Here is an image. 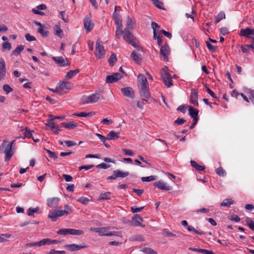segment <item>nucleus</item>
<instances>
[{
  "label": "nucleus",
  "instance_id": "f257e3e1",
  "mask_svg": "<svg viewBox=\"0 0 254 254\" xmlns=\"http://www.w3.org/2000/svg\"><path fill=\"white\" fill-rule=\"evenodd\" d=\"M15 142L14 140L10 142H8V140L6 139L2 141L0 146V153L4 154L5 161L10 160L14 155L15 149L12 146L15 144Z\"/></svg>",
  "mask_w": 254,
  "mask_h": 254
},
{
  "label": "nucleus",
  "instance_id": "f03ea898",
  "mask_svg": "<svg viewBox=\"0 0 254 254\" xmlns=\"http://www.w3.org/2000/svg\"><path fill=\"white\" fill-rule=\"evenodd\" d=\"M103 97L99 92H95L89 96H83L81 99L82 104H92L97 102Z\"/></svg>",
  "mask_w": 254,
  "mask_h": 254
},
{
  "label": "nucleus",
  "instance_id": "7ed1b4c3",
  "mask_svg": "<svg viewBox=\"0 0 254 254\" xmlns=\"http://www.w3.org/2000/svg\"><path fill=\"white\" fill-rule=\"evenodd\" d=\"M71 87V85L68 81H63L58 83L57 86L55 88V91H57L60 95H63L67 93Z\"/></svg>",
  "mask_w": 254,
  "mask_h": 254
},
{
  "label": "nucleus",
  "instance_id": "20e7f679",
  "mask_svg": "<svg viewBox=\"0 0 254 254\" xmlns=\"http://www.w3.org/2000/svg\"><path fill=\"white\" fill-rule=\"evenodd\" d=\"M161 76L164 84L168 87L173 85V81L170 74L168 72V68L165 66L162 69Z\"/></svg>",
  "mask_w": 254,
  "mask_h": 254
},
{
  "label": "nucleus",
  "instance_id": "39448f33",
  "mask_svg": "<svg viewBox=\"0 0 254 254\" xmlns=\"http://www.w3.org/2000/svg\"><path fill=\"white\" fill-rule=\"evenodd\" d=\"M124 32L125 33L123 36L124 40L129 44L131 45L133 47L137 48L138 51L140 48L137 46L134 42L135 38L133 34L129 31V30H127V28H125L124 29Z\"/></svg>",
  "mask_w": 254,
  "mask_h": 254
},
{
  "label": "nucleus",
  "instance_id": "423d86ee",
  "mask_svg": "<svg viewBox=\"0 0 254 254\" xmlns=\"http://www.w3.org/2000/svg\"><path fill=\"white\" fill-rule=\"evenodd\" d=\"M95 56L97 59L103 58L105 55V51L104 46L101 44V41L98 39L96 43Z\"/></svg>",
  "mask_w": 254,
  "mask_h": 254
},
{
  "label": "nucleus",
  "instance_id": "0eeeda50",
  "mask_svg": "<svg viewBox=\"0 0 254 254\" xmlns=\"http://www.w3.org/2000/svg\"><path fill=\"white\" fill-rule=\"evenodd\" d=\"M57 234L61 235H81L84 234V231L81 230L74 229H61L57 232Z\"/></svg>",
  "mask_w": 254,
  "mask_h": 254
},
{
  "label": "nucleus",
  "instance_id": "6e6552de",
  "mask_svg": "<svg viewBox=\"0 0 254 254\" xmlns=\"http://www.w3.org/2000/svg\"><path fill=\"white\" fill-rule=\"evenodd\" d=\"M140 90V95L144 101H147L150 97L149 86L138 87Z\"/></svg>",
  "mask_w": 254,
  "mask_h": 254
},
{
  "label": "nucleus",
  "instance_id": "1a4fd4ad",
  "mask_svg": "<svg viewBox=\"0 0 254 254\" xmlns=\"http://www.w3.org/2000/svg\"><path fill=\"white\" fill-rule=\"evenodd\" d=\"M65 248H66L70 252H74L80 250L82 249L86 248L88 247V246L85 244H82L80 245L76 244H70L66 245L64 246Z\"/></svg>",
  "mask_w": 254,
  "mask_h": 254
},
{
  "label": "nucleus",
  "instance_id": "9d476101",
  "mask_svg": "<svg viewBox=\"0 0 254 254\" xmlns=\"http://www.w3.org/2000/svg\"><path fill=\"white\" fill-rule=\"evenodd\" d=\"M170 54V48L168 45L166 43L160 48V55L163 57L165 61H168V56Z\"/></svg>",
  "mask_w": 254,
  "mask_h": 254
},
{
  "label": "nucleus",
  "instance_id": "9b49d317",
  "mask_svg": "<svg viewBox=\"0 0 254 254\" xmlns=\"http://www.w3.org/2000/svg\"><path fill=\"white\" fill-rule=\"evenodd\" d=\"M122 77V75L118 73H114L112 75H108L106 77V82L107 83H112L118 81Z\"/></svg>",
  "mask_w": 254,
  "mask_h": 254
},
{
  "label": "nucleus",
  "instance_id": "f8f14e48",
  "mask_svg": "<svg viewBox=\"0 0 254 254\" xmlns=\"http://www.w3.org/2000/svg\"><path fill=\"white\" fill-rule=\"evenodd\" d=\"M109 227H102V228H91V231L95 232L100 236H109V233L110 231H109Z\"/></svg>",
  "mask_w": 254,
  "mask_h": 254
},
{
  "label": "nucleus",
  "instance_id": "ddd939ff",
  "mask_svg": "<svg viewBox=\"0 0 254 254\" xmlns=\"http://www.w3.org/2000/svg\"><path fill=\"white\" fill-rule=\"evenodd\" d=\"M52 59L60 66H67L70 64L69 62L65 60L63 57H53Z\"/></svg>",
  "mask_w": 254,
  "mask_h": 254
},
{
  "label": "nucleus",
  "instance_id": "4468645a",
  "mask_svg": "<svg viewBox=\"0 0 254 254\" xmlns=\"http://www.w3.org/2000/svg\"><path fill=\"white\" fill-rule=\"evenodd\" d=\"M198 98V91L195 89H192L191 90V94L190 96V102L196 106H198V103L197 102Z\"/></svg>",
  "mask_w": 254,
  "mask_h": 254
},
{
  "label": "nucleus",
  "instance_id": "2eb2a0df",
  "mask_svg": "<svg viewBox=\"0 0 254 254\" xmlns=\"http://www.w3.org/2000/svg\"><path fill=\"white\" fill-rule=\"evenodd\" d=\"M154 186L156 188L164 190H170L172 189V187L167 185L165 183L161 180L155 182Z\"/></svg>",
  "mask_w": 254,
  "mask_h": 254
},
{
  "label": "nucleus",
  "instance_id": "dca6fc26",
  "mask_svg": "<svg viewBox=\"0 0 254 254\" xmlns=\"http://www.w3.org/2000/svg\"><path fill=\"white\" fill-rule=\"evenodd\" d=\"M121 92L122 94L126 97L134 98V93L132 88L130 87H124L121 89Z\"/></svg>",
  "mask_w": 254,
  "mask_h": 254
},
{
  "label": "nucleus",
  "instance_id": "f3484780",
  "mask_svg": "<svg viewBox=\"0 0 254 254\" xmlns=\"http://www.w3.org/2000/svg\"><path fill=\"white\" fill-rule=\"evenodd\" d=\"M143 219L139 216V215H135L132 218V222L131 225L134 226H141L142 227H145V225L142 224Z\"/></svg>",
  "mask_w": 254,
  "mask_h": 254
},
{
  "label": "nucleus",
  "instance_id": "a211bd4d",
  "mask_svg": "<svg viewBox=\"0 0 254 254\" xmlns=\"http://www.w3.org/2000/svg\"><path fill=\"white\" fill-rule=\"evenodd\" d=\"M6 74L5 62L3 59H0V80H4Z\"/></svg>",
  "mask_w": 254,
  "mask_h": 254
},
{
  "label": "nucleus",
  "instance_id": "6ab92c4d",
  "mask_svg": "<svg viewBox=\"0 0 254 254\" xmlns=\"http://www.w3.org/2000/svg\"><path fill=\"white\" fill-rule=\"evenodd\" d=\"M60 201L59 197L50 198L47 200V204L50 207L55 208L58 205Z\"/></svg>",
  "mask_w": 254,
  "mask_h": 254
},
{
  "label": "nucleus",
  "instance_id": "aec40b11",
  "mask_svg": "<svg viewBox=\"0 0 254 254\" xmlns=\"http://www.w3.org/2000/svg\"><path fill=\"white\" fill-rule=\"evenodd\" d=\"M84 26L86 31L88 32L93 29L94 24L89 17H85L84 19Z\"/></svg>",
  "mask_w": 254,
  "mask_h": 254
},
{
  "label": "nucleus",
  "instance_id": "412c9836",
  "mask_svg": "<svg viewBox=\"0 0 254 254\" xmlns=\"http://www.w3.org/2000/svg\"><path fill=\"white\" fill-rule=\"evenodd\" d=\"M137 80L138 87L149 86L146 78L142 74L138 75Z\"/></svg>",
  "mask_w": 254,
  "mask_h": 254
},
{
  "label": "nucleus",
  "instance_id": "4be33fe9",
  "mask_svg": "<svg viewBox=\"0 0 254 254\" xmlns=\"http://www.w3.org/2000/svg\"><path fill=\"white\" fill-rule=\"evenodd\" d=\"M251 35H254V29L246 28L242 29L240 31V35L247 38H250Z\"/></svg>",
  "mask_w": 254,
  "mask_h": 254
},
{
  "label": "nucleus",
  "instance_id": "5701e85b",
  "mask_svg": "<svg viewBox=\"0 0 254 254\" xmlns=\"http://www.w3.org/2000/svg\"><path fill=\"white\" fill-rule=\"evenodd\" d=\"M189 115L193 119L194 121H198V110L196 109H194L191 106L189 107Z\"/></svg>",
  "mask_w": 254,
  "mask_h": 254
},
{
  "label": "nucleus",
  "instance_id": "b1692460",
  "mask_svg": "<svg viewBox=\"0 0 254 254\" xmlns=\"http://www.w3.org/2000/svg\"><path fill=\"white\" fill-rule=\"evenodd\" d=\"M134 24V21L129 16H127V18L126 27L125 28H127V30H132L133 28Z\"/></svg>",
  "mask_w": 254,
  "mask_h": 254
},
{
  "label": "nucleus",
  "instance_id": "393cba45",
  "mask_svg": "<svg viewBox=\"0 0 254 254\" xmlns=\"http://www.w3.org/2000/svg\"><path fill=\"white\" fill-rule=\"evenodd\" d=\"M119 132H115L113 130H112L107 134V139L113 140L118 138L119 137Z\"/></svg>",
  "mask_w": 254,
  "mask_h": 254
},
{
  "label": "nucleus",
  "instance_id": "a878e982",
  "mask_svg": "<svg viewBox=\"0 0 254 254\" xmlns=\"http://www.w3.org/2000/svg\"><path fill=\"white\" fill-rule=\"evenodd\" d=\"M52 221H56L58 218L60 217L56 212V210H50L48 215Z\"/></svg>",
  "mask_w": 254,
  "mask_h": 254
},
{
  "label": "nucleus",
  "instance_id": "bb28decb",
  "mask_svg": "<svg viewBox=\"0 0 254 254\" xmlns=\"http://www.w3.org/2000/svg\"><path fill=\"white\" fill-rule=\"evenodd\" d=\"M61 125L65 128L72 129L77 127V124L73 122H69L68 123H63Z\"/></svg>",
  "mask_w": 254,
  "mask_h": 254
},
{
  "label": "nucleus",
  "instance_id": "cd10ccee",
  "mask_svg": "<svg viewBox=\"0 0 254 254\" xmlns=\"http://www.w3.org/2000/svg\"><path fill=\"white\" fill-rule=\"evenodd\" d=\"M79 71L80 70L78 69L69 70L66 74L65 77L67 79H69L71 78L72 77H73L74 76H75V75H76L78 73H79Z\"/></svg>",
  "mask_w": 254,
  "mask_h": 254
},
{
  "label": "nucleus",
  "instance_id": "c85d7f7f",
  "mask_svg": "<svg viewBox=\"0 0 254 254\" xmlns=\"http://www.w3.org/2000/svg\"><path fill=\"white\" fill-rule=\"evenodd\" d=\"M54 30L55 31V34L59 37H62L61 34L63 33V30L61 28L60 24L59 23L56 24L54 27Z\"/></svg>",
  "mask_w": 254,
  "mask_h": 254
},
{
  "label": "nucleus",
  "instance_id": "c756f323",
  "mask_svg": "<svg viewBox=\"0 0 254 254\" xmlns=\"http://www.w3.org/2000/svg\"><path fill=\"white\" fill-rule=\"evenodd\" d=\"M234 203V201L231 198H226L221 203V206L224 207H229Z\"/></svg>",
  "mask_w": 254,
  "mask_h": 254
},
{
  "label": "nucleus",
  "instance_id": "7c9ffc66",
  "mask_svg": "<svg viewBox=\"0 0 254 254\" xmlns=\"http://www.w3.org/2000/svg\"><path fill=\"white\" fill-rule=\"evenodd\" d=\"M111 192H105L101 193L99 196V199L100 200H108L111 199Z\"/></svg>",
  "mask_w": 254,
  "mask_h": 254
},
{
  "label": "nucleus",
  "instance_id": "2f4dec72",
  "mask_svg": "<svg viewBox=\"0 0 254 254\" xmlns=\"http://www.w3.org/2000/svg\"><path fill=\"white\" fill-rule=\"evenodd\" d=\"M152 2L153 4L156 6L157 8L165 10V8L163 6V2L159 1V0H150Z\"/></svg>",
  "mask_w": 254,
  "mask_h": 254
},
{
  "label": "nucleus",
  "instance_id": "473e14b6",
  "mask_svg": "<svg viewBox=\"0 0 254 254\" xmlns=\"http://www.w3.org/2000/svg\"><path fill=\"white\" fill-rule=\"evenodd\" d=\"M191 165L194 167L197 171H203L205 169V167L204 166H200L197 164V163L194 161H190Z\"/></svg>",
  "mask_w": 254,
  "mask_h": 254
},
{
  "label": "nucleus",
  "instance_id": "72a5a7b5",
  "mask_svg": "<svg viewBox=\"0 0 254 254\" xmlns=\"http://www.w3.org/2000/svg\"><path fill=\"white\" fill-rule=\"evenodd\" d=\"M24 47L23 45L18 46L12 52V55L14 56H18L24 50Z\"/></svg>",
  "mask_w": 254,
  "mask_h": 254
},
{
  "label": "nucleus",
  "instance_id": "f704fd0d",
  "mask_svg": "<svg viewBox=\"0 0 254 254\" xmlns=\"http://www.w3.org/2000/svg\"><path fill=\"white\" fill-rule=\"evenodd\" d=\"M225 18V14L223 11L220 12L218 15L216 16L215 19V23H217L220 22L223 19Z\"/></svg>",
  "mask_w": 254,
  "mask_h": 254
},
{
  "label": "nucleus",
  "instance_id": "c9c22d12",
  "mask_svg": "<svg viewBox=\"0 0 254 254\" xmlns=\"http://www.w3.org/2000/svg\"><path fill=\"white\" fill-rule=\"evenodd\" d=\"M130 57L136 63H139L141 62V59L139 57V56L135 53V51H133L131 53Z\"/></svg>",
  "mask_w": 254,
  "mask_h": 254
},
{
  "label": "nucleus",
  "instance_id": "e433bc0d",
  "mask_svg": "<svg viewBox=\"0 0 254 254\" xmlns=\"http://www.w3.org/2000/svg\"><path fill=\"white\" fill-rule=\"evenodd\" d=\"M63 211H64L65 215H67L72 212L73 208L69 205L66 204L64 206V210Z\"/></svg>",
  "mask_w": 254,
  "mask_h": 254
},
{
  "label": "nucleus",
  "instance_id": "4c0bfd02",
  "mask_svg": "<svg viewBox=\"0 0 254 254\" xmlns=\"http://www.w3.org/2000/svg\"><path fill=\"white\" fill-rule=\"evenodd\" d=\"M246 222L249 227L253 231L254 230V221L249 217H247L246 219Z\"/></svg>",
  "mask_w": 254,
  "mask_h": 254
},
{
  "label": "nucleus",
  "instance_id": "58836bf2",
  "mask_svg": "<svg viewBox=\"0 0 254 254\" xmlns=\"http://www.w3.org/2000/svg\"><path fill=\"white\" fill-rule=\"evenodd\" d=\"M39 247L50 245V239L45 238L38 242Z\"/></svg>",
  "mask_w": 254,
  "mask_h": 254
},
{
  "label": "nucleus",
  "instance_id": "ea45409f",
  "mask_svg": "<svg viewBox=\"0 0 254 254\" xmlns=\"http://www.w3.org/2000/svg\"><path fill=\"white\" fill-rule=\"evenodd\" d=\"M141 252L146 254H156L157 253L150 248H144L140 250Z\"/></svg>",
  "mask_w": 254,
  "mask_h": 254
},
{
  "label": "nucleus",
  "instance_id": "a19ab883",
  "mask_svg": "<svg viewBox=\"0 0 254 254\" xmlns=\"http://www.w3.org/2000/svg\"><path fill=\"white\" fill-rule=\"evenodd\" d=\"M39 208L38 207L35 208H29L27 210V215L28 216H32L34 213H40L41 212L39 211Z\"/></svg>",
  "mask_w": 254,
  "mask_h": 254
},
{
  "label": "nucleus",
  "instance_id": "79ce46f5",
  "mask_svg": "<svg viewBox=\"0 0 254 254\" xmlns=\"http://www.w3.org/2000/svg\"><path fill=\"white\" fill-rule=\"evenodd\" d=\"M117 61L116 56L114 54H112L108 60V62L110 66H113L115 63Z\"/></svg>",
  "mask_w": 254,
  "mask_h": 254
},
{
  "label": "nucleus",
  "instance_id": "37998d69",
  "mask_svg": "<svg viewBox=\"0 0 254 254\" xmlns=\"http://www.w3.org/2000/svg\"><path fill=\"white\" fill-rule=\"evenodd\" d=\"M129 241L142 242V241H144V240L143 238H142V237L141 236L136 235V236H133L130 237L129 238Z\"/></svg>",
  "mask_w": 254,
  "mask_h": 254
},
{
  "label": "nucleus",
  "instance_id": "c03bdc74",
  "mask_svg": "<svg viewBox=\"0 0 254 254\" xmlns=\"http://www.w3.org/2000/svg\"><path fill=\"white\" fill-rule=\"evenodd\" d=\"M117 173V175L119 176V178H125L129 175V173L128 172H124L120 170H116Z\"/></svg>",
  "mask_w": 254,
  "mask_h": 254
},
{
  "label": "nucleus",
  "instance_id": "a18cd8bd",
  "mask_svg": "<svg viewBox=\"0 0 254 254\" xmlns=\"http://www.w3.org/2000/svg\"><path fill=\"white\" fill-rule=\"evenodd\" d=\"M156 180V177L154 176H150L149 177H143L141 178L142 182H151Z\"/></svg>",
  "mask_w": 254,
  "mask_h": 254
},
{
  "label": "nucleus",
  "instance_id": "49530a36",
  "mask_svg": "<svg viewBox=\"0 0 254 254\" xmlns=\"http://www.w3.org/2000/svg\"><path fill=\"white\" fill-rule=\"evenodd\" d=\"M188 230L189 231H192L194 232L195 233L198 234V235H203L204 234V233L203 231H199L197 230H196L194 227L190 225L188 226Z\"/></svg>",
  "mask_w": 254,
  "mask_h": 254
},
{
  "label": "nucleus",
  "instance_id": "de8ad7c7",
  "mask_svg": "<svg viewBox=\"0 0 254 254\" xmlns=\"http://www.w3.org/2000/svg\"><path fill=\"white\" fill-rule=\"evenodd\" d=\"M34 132L33 130H31L28 129L27 127H25L24 129V135L25 137L28 138L32 137V133Z\"/></svg>",
  "mask_w": 254,
  "mask_h": 254
},
{
  "label": "nucleus",
  "instance_id": "09e8293b",
  "mask_svg": "<svg viewBox=\"0 0 254 254\" xmlns=\"http://www.w3.org/2000/svg\"><path fill=\"white\" fill-rule=\"evenodd\" d=\"M77 201L82 204L86 205L89 202L90 200L87 197H81Z\"/></svg>",
  "mask_w": 254,
  "mask_h": 254
},
{
  "label": "nucleus",
  "instance_id": "8fccbe9b",
  "mask_svg": "<svg viewBox=\"0 0 254 254\" xmlns=\"http://www.w3.org/2000/svg\"><path fill=\"white\" fill-rule=\"evenodd\" d=\"M206 46H207V48L208 49V50L210 51L213 52L216 50L217 48V46L212 45L211 44H210L208 41L206 42Z\"/></svg>",
  "mask_w": 254,
  "mask_h": 254
},
{
  "label": "nucleus",
  "instance_id": "3c124183",
  "mask_svg": "<svg viewBox=\"0 0 254 254\" xmlns=\"http://www.w3.org/2000/svg\"><path fill=\"white\" fill-rule=\"evenodd\" d=\"M124 33V32L122 30V28H116L115 36L117 39H120Z\"/></svg>",
  "mask_w": 254,
  "mask_h": 254
},
{
  "label": "nucleus",
  "instance_id": "603ef678",
  "mask_svg": "<svg viewBox=\"0 0 254 254\" xmlns=\"http://www.w3.org/2000/svg\"><path fill=\"white\" fill-rule=\"evenodd\" d=\"M216 172L220 176L224 177L226 175V172L222 167L218 168L216 170Z\"/></svg>",
  "mask_w": 254,
  "mask_h": 254
},
{
  "label": "nucleus",
  "instance_id": "864d4df0",
  "mask_svg": "<svg viewBox=\"0 0 254 254\" xmlns=\"http://www.w3.org/2000/svg\"><path fill=\"white\" fill-rule=\"evenodd\" d=\"M158 33L159 34L163 33L166 37H167L169 39H171L172 38V34L169 32L166 31L164 30H158Z\"/></svg>",
  "mask_w": 254,
  "mask_h": 254
},
{
  "label": "nucleus",
  "instance_id": "5fc2aeb1",
  "mask_svg": "<svg viewBox=\"0 0 254 254\" xmlns=\"http://www.w3.org/2000/svg\"><path fill=\"white\" fill-rule=\"evenodd\" d=\"M11 235L8 234H2L0 236V243L6 241L7 239L10 238Z\"/></svg>",
  "mask_w": 254,
  "mask_h": 254
},
{
  "label": "nucleus",
  "instance_id": "6e6d98bb",
  "mask_svg": "<svg viewBox=\"0 0 254 254\" xmlns=\"http://www.w3.org/2000/svg\"><path fill=\"white\" fill-rule=\"evenodd\" d=\"M46 151L48 153L49 156L50 158H52L54 159H56L58 158V156L56 153L51 151L49 149H45Z\"/></svg>",
  "mask_w": 254,
  "mask_h": 254
},
{
  "label": "nucleus",
  "instance_id": "4d7b16f0",
  "mask_svg": "<svg viewBox=\"0 0 254 254\" xmlns=\"http://www.w3.org/2000/svg\"><path fill=\"white\" fill-rule=\"evenodd\" d=\"M48 254H65V252L64 251H56L54 249L51 250L47 253Z\"/></svg>",
  "mask_w": 254,
  "mask_h": 254
},
{
  "label": "nucleus",
  "instance_id": "13d9d810",
  "mask_svg": "<svg viewBox=\"0 0 254 254\" xmlns=\"http://www.w3.org/2000/svg\"><path fill=\"white\" fill-rule=\"evenodd\" d=\"M3 90L7 93H9L13 91V89L8 84H4L3 85Z\"/></svg>",
  "mask_w": 254,
  "mask_h": 254
},
{
  "label": "nucleus",
  "instance_id": "bf43d9fd",
  "mask_svg": "<svg viewBox=\"0 0 254 254\" xmlns=\"http://www.w3.org/2000/svg\"><path fill=\"white\" fill-rule=\"evenodd\" d=\"M118 7L120 8V7H118L117 6H115V11L113 13V18L115 20H117L118 19H121L120 14L119 13L117 12V9Z\"/></svg>",
  "mask_w": 254,
  "mask_h": 254
},
{
  "label": "nucleus",
  "instance_id": "052dcab7",
  "mask_svg": "<svg viewBox=\"0 0 254 254\" xmlns=\"http://www.w3.org/2000/svg\"><path fill=\"white\" fill-rule=\"evenodd\" d=\"M37 30L38 32L40 33L43 37H46L48 36V32L42 28H39Z\"/></svg>",
  "mask_w": 254,
  "mask_h": 254
},
{
  "label": "nucleus",
  "instance_id": "680f3d73",
  "mask_svg": "<svg viewBox=\"0 0 254 254\" xmlns=\"http://www.w3.org/2000/svg\"><path fill=\"white\" fill-rule=\"evenodd\" d=\"M122 151L126 155L129 156H133L134 153L132 152L131 150L127 149H122Z\"/></svg>",
  "mask_w": 254,
  "mask_h": 254
},
{
  "label": "nucleus",
  "instance_id": "e2e57ef3",
  "mask_svg": "<svg viewBox=\"0 0 254 254\" xmlns=\"http://www.w3.org/2000/svg\"><path fill=\"white\" fill-rule=\"evenodd\" d=\"M2 48L3 49H7L8 50H10L11 48V44L8 42H5L3 43Z\"/></svg>",
  "mask_w": 254,
  "mask_h": 254
},
{
  "label": "nucleus",
  "instance_id": "0e129e2a",
  "mask_svg": "<svg viewBox=\"0 0 254 254\" xmlns=\"http://www.w3.org/2000/svg\"><path fill=\"white\" fill-rule=\"evenodd\" d=\"M94 166L93 165H83L79 167V170H81L82 169H84L85 170H88L92 168Z\"/></svg>",
  "mask_w": 254,
  "mask_h": 254
},
{
  "label": "nucleus",
  "instance_id": "69168bd1",
  "mask_svg": "<svg viewBox=\"0 0 254 254\" xmlns=\"http://www.w3.org/2000/svg\"><path fill=\"white\" fill-rule=\"evenodd\" d=\"M25 39L27 41L31 42L36 40V38L33 36H31L30 34H26L25 35Z\"/></svg>",
  "mask_w": 254,
  "mask_h": 254
},
{
  "label": "nucleus",
  "instance_id": "338daca9",
  "mask_svg": "<svg viewBox=\"0 0 254 254\" xmlns=\"http://www.w3.org/2000/svg\"><path fill=\"white\" fill-rule=\"evenodd\" d=\"M188 107V106L186 105H180L177 108V110L183 113H185L186 111V109Z\"/></svg>",
  "mask_w": 254,
  "mask_h": 254
},
{
  "label": "nucleus",
  "instance_id": "774afa93",
  "mask_svg": "<svg viewBox=\"0 0 254 254\" xmlns=\"http://www.w3.org/2000/svg\"><path fill=\"white\" fill-rule=\"evenodd\" d=\"M186 122V120L180 118H178L174 122L175 124L178 125H181Z\"/></svg>",
  "mask_w": 254,
  "mask_h": 254
}]
</instances>
